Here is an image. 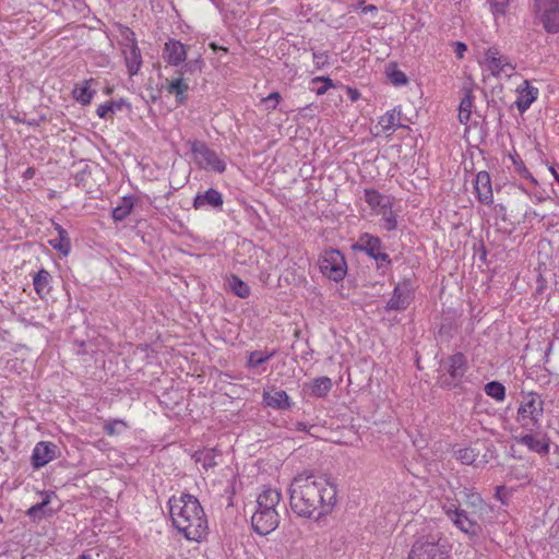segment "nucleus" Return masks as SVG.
Returning <instances> with one entry per match:
<instances>
[{
  "mask_svg": "<svg viewBox=\"0 0 559 559\" xmlns=\"http://www.w3.org/2000/svg\"><path fill=\"white\" fill-rule=\"evenodd\" d=\"M292 510L302 518L319 519L329 514L336 503V487L324 475L302 472L289 487Z\"/></svg>",
  "mask_w": 559,
  "mask_h": 559,
  "instance_id": "obj_1",
  "label": "nucleus"
},
{
  "mask_svg": "<svg viewBox=\"0 0 559 559\" xmlns=\"http://www.w3.org/2000/svg\"><path fill=\"white\" fill-rule=\"evenodd\" d=\"M173 525L188 540L200 542L207 533V520L199 500L182 493L179 498L173 496L168 500Z\"/></svg>",
  "mask_w": 559,
  "mask_h": 559,
  "instance_id": "obj_2",
  "label": "nucleus"
},
{
  "mask_svg": "<svg viewBox=\"0 0 559 559\" xmlns=\"http://www.w3.org/2000/svg\"><path fill=\"white\" fill-rule=\"evenodd\" d=\"M545 401L540 394L531 391L522 393L515 421L523 431H537L542 428Z\"/></svg>",
  "mask_w": 559,
  "mask_h": 559,
  "instance_id": "obj_3",
  "label": "nucleus"
},
{
  "mask_svg": "<svg viewBox=\"0 0 559 559\" xmlns=\"http://www.w3.org/2000/svg\"><path fill=\"white\" fill-rule=\"evenodd\" d=\"M451 547L440 532L419 535L407 559H450Z\"/></svg>",
  "mask_w": 559,
  "mask_h": 559,
  "instance_id": "obj_4",
  "label": "nucleus"
},
{
  "mask_svg": "<svg viewBox=\"0 0 559 559\" xmlns=\"http://www.w3.org/2000/svg\"><path fill=\"white\" fill-rule=\"evenodd\" d=\"M442 510L453 525L468 536L473 545L479 543L483 527L466 510L450 500L442 504Z\"/></svg>",
  "mask_w": 559,
  "mask_h": 559,
  "instance_id": "obj_5",
  "label": "nucleus"
},
{
  "mask_svg": "<svg viewBox=\"0 0 559 559\" xmlns=\"http://www.w3.org/2000/svg\"><path fill=\"white\" fill-rule=\"evenodd\" d=\"M467 371V358L463 353H455L440 362V379L443 388H456Z\"/></svg>",
  "mask_w": 559,
  "mask_h": 559,
  "instance_id": "obj_6",
  "label": "nucleus"
},
{
  "mask_svg": "<svg viewBox=\"0 0 559 559\" xmlns=\"http://www.w3.org/2000/svg\"><path fill=\"white\" fill-rule=\"evenodd\" d=\"M479 64L487 70L492 76L511 78L515 66L511 62L510 58L502 55L497 47H489L484 51L483 59Z\"/></svg>",
  "mask_w": 559,
  "mask_h": 559,
  "instance_id": "obj_7",
  "label": "nucleus"
},
{
  "mask_svg": "<svg viewBox=\"0 0 559 559\" xmlns=\"http://www.w3.org/2000/svg\"><path fill=\"white\" fill-rule=\"evenodd\" d=\"M319 267L323 275L334 282L342 281L347 272L345 258L337 249L325 250L319 259Z\"/></svg>",
  "mask_w": 559,
  "mask_h": 559,
  "instance_id": "obj_8",
  "label": "nucleus"
},
{
  "mask_svg": "<svg viewBox=\"0 0 559 559\" xmlns=\"http://www.w3.org/2000/svg\"><path fill=\"white\" fill-rule=\"evenodd\" d=\"M191 153L199 167L210 169L222 174L226 169V164L215 151L211 150L203 141L194 140L190 143Z\"/></svg>",
  "mask_w": 559,
  "mask_h": 559,
  "instance_id": "obj_9",
  "label": "nucleus"
},
{
  "mask_svg": "<svg viewBox=\"0 0 559 559\" xmlns=\"http://www.w3.org/2000/svg\"><path fill=\"white\" fill-rule=\"evenodd\" d=\"M353 249L355 251L365 252L367 255L376 260L378 267L391 264L389 254L382 251L383 245L381 239L369 233L361 234L357 242L353 245Z\"/></svg>",
  "mask_w": 559,
  "mask_h": 559,
  "instance_id": "obj_10",
  "label": "nucleus"
},
{
  "mask_svg": "<svg viewBox=\"0 0 559 559\" xmlns=\"http://www.w3.org/2000/svg\"><path fill=\"white\" fill-rule=\"evenodd\" d=\"M535 15L547 33L559 32V0H535Z\"/></svg>",
  "mask_w": 559,
  "mask_h": 559,
  "instance_id": "obj_11",
  "label": "nucleus"
},
{
  "mask_svg": "<svg viewBox=\"0 0 559 559\" xmlns=\"http://www.w3.org/2000/svg\"><path fill=\"white\" fill-rule=\"evenodd\" d=\"M513 440L521 445L526 447L531 452L546 456L550 452V438L545 432L537 431H523L519 435H513Z\"/></svg>",
  "mask_w": 559,
  "mask_h": 559,
  "instance_id": "obj_12",
  "label": "nucleus"
},
{
  "mask_svg": "<svg viewBox=\"0 0 559 559\" xmlns=\"http://www.w3.org/2000/svg\"><path fill=\"white\" fill-rule=\"evenodd\" d=\"M414 298V287L411 280H403L394 287L391 298L388 300L385 310H405Z\"/></svg>",
  "mask_w": 559,
  "mask_h": 559,
  "instance_id": "obj_13",
  "label": "nucleus"
},
{
  "mask_svg": "<svg viewBox=\"0 0 559 559\" xmlns=\"http://www.w3.org/2000/svg\"><path fill=\"white\" fill-rule=\"evenodd\" d=\"M251 524L259 535H267L278 526L280 513L277 510L255 509L251 516Z\"/></svg>",
  "mask_w": 559,
  "mask_h": 559,
  "instance_id": "obj_14",
  "label": "nucleus"
},
{
  "mask_svg": "<svg viewBox=\"0 0 559 559\" xmlns=\"http://www.w3.org/2000/svg\"><path fill=\"white\" fill-rule=\"evenodd\" d=\"M189 46L183 45L181 41L169 38L163 49V59L169 66L178 67L187 60Z\"/></svg>",
  "mask_w": 559,
  "mask_h": 559,
  "instance_id": "obj_15",
  "label": "nucleus"
},
{
  "mask_svg": "<svg viewBox=\"0 0 559 559\" xmlns=\"http://www.w3.org/2000/svg\"><path fill=\"white\" fill-rule=\"evenodd\" d=\"M474 190L478 201L490 205L493 202L490 176L487 171H479L474 180Z\"/></svg>",
  "mask_w": 559,
  "mask_h": 559,
  "instance_id": "obj_16",
  "label": "nucleus"
},
{
  "mask_svg": "<svg viewBox=\"0 0 559 559\" xmlns=\"http://www.w3.org/2000/svg\"><path fill=\"white\" fill-rule=\"evenodd\" d=\"M56 445L51 442H38L32 453V465L34 468H40L51 462L56 456Z\"/></svg>",
  "mask_w": 559,
  "mask_h": 559,
  "instance_id": "obj_17",
  "label": "nucleus"
},
{
  "mask_svg": "<svg viewBox=\"0 0 559 559\" xmlns=\"http://www.w3.org/2000/svg\"><path fill=\"white\" fill-rule=\"evenodd\" d=\"M364 195L366 203L370 206L374 214H378L388 207H392L394 203L393 197L382 194L376 189H365Z\"/></svg>",
  "mask_w": 559,
  "mask_h": 559,
  "instance_id": "obj_18",
  "label": "nucleus"
},
{
  "mask_svg": "<svg viewBox=\"0 0 559 559\" xmlns=\"http://www.w3.org/2000/svg\"><path fill=\"white\" fill-rule=\"evenodd\" d=\"M516 92L519 95L515 105L518 110L523 114L537 99L538 88L531 85V83L525 80L523 84L516 88Z\"/></svg>",
  "mask_w": 559,
  "mask_h": 559,
  "instance_id": "obj_19",
  "label": "nucleus"
},
{
  "mask_svg": "<svg viewBox=\"0 0 559 559\" xmlns=\"http://www.w3.org/2000/svg\"><path fill=\"white\" fill-rule=\"evenodd\" d=\"M480 451L477 447L461 448L454 452L457 461L465 465H473L475 467L484 466L489 462L487 454L479 459Z\"/></svg>",
  "mask_w": 559,
  "mask_h": 559,
  "instance_id": "obj_20",
  "label": "nucleus"
},
{
  "mask_svg": "<svg viewBox=\"0 0 559 559\" xmlns=\"http://www.w3.org/2000/svg\"><path fill=\"white\" fill-rule=\"evenodd\" d=\"M223 204V194L213 188L207 189L204 193H198L193 200V207L195 210H201L206 206L221 210Z\"/></svg>",
  "mask_w": 559,
  "mask_h": 559,
  "instance_id": "obj_21",
  "label": "nucleus"
},
{
  "mask_svg": "<svg viewBox=\"0 0 559 559\" xmlns=\"http://www.w3.org/2000/svg\"><path fill=\"white\" fill-rule=\"evenodd\" d=\"M281 492L271 487H263L257 498V509L277 510L281 502Z\"/></svg>",
  "mask_w": 559,
  "mask_h": 559,
  "instance_id": "obj_22",
  "label": "nucleus"
},
{
  "mask_svg": "<svg viewBox=\"0 0 559 559\" xmlns=\"http://www.w3.org/2000/svg\"><path fill=\"white\" fill-rule=\"evenodd\" d=\"M401 109L393 108L388 110L383 116L379 119V126L382 131L386 133V135H391L399 128H404L405 126L401 122Z\"/></svg>",
  "mask_w": 559,
  "mask_h": 559,
  "instance_id": "obj_23",
  "label": "nucleus"
},
{
  "mask_svg": "<svg viewBox=\"0 0 559 559\" xmlns=\"http://www.w3.org/2000/svg\"><path fill=\"white\" fill-rule=\"evenodd\" d=\"M464 97L459 106V120L461 123H467L471 119L472 108L474 107L473 84L463 85Z\"/></svg>",
  "mask_w": 559,
  "mask_h": 559,
  "instance_id": "obj_24",
  "label": "nucleus"
},
{
  "mask_svg": "<svg viewBox=\"0 0 559 559\" xmlns=\"http://www.w3.org/2000/svg\"><path fill=\"white\" fill-rule=\"evenodd\" d=\"M462 493L465 504L474 509L471 513H468L469 516L473 518V515L476 513L481 515L484 512H488L490 510V507L484 501L478 492L465 488Z\"/></svg>",
  "mask_w": 559,
  "mask_h": 559,
  "instance_id": "obj_25",
  "label": "nucleus"
},
{
  "mask_svg": "<svg viewBox=\"0 0 559 559\" xmlns=\"http://www.w3.org/2000/svg\"><path fill=\"white\" fill-rule=\"evenodd\" d=\"M263 402L266 406L278 409H288L292 406L290 399L284 390L264 392Z\"/></svg>",
  "mask_w": 559,
  "mask_h": 559,
  "instance_id": "obj_26",
  "label": "nucleus"
},
{
  "mask_svg": "<svg viewBox=\"0 0 559 559\" xmlns=\"http://www.w3.org/2000/svg\"><path fill=\"white\" fill-rule=\"evenodd\" d=\"M124 61L128 69V73L133 76L138 74L142 66L141 50L138 45H133L130 48H123Z\"/></svg>",
  "mask_w": 559,
  "mask_h": 559,
  "instance_id": "obj_27",
  "label": "nucleus"
},
{
  "mask_svg": "<svg viewBox=\"0 0 559 559\" xmlns=\"http://www.w3.org/2000/svg\"><path fill=\"white\" fill-rule=\"evenodd\" d=\"M332 380L329 377H319L307 384L309 394L313 397H325L332 389Z\"/></svg>",
  "mask_w": 559,
  "mask_h": 559,
  "instance_id": "obj_28",
  "label": "nucleus"
},
{
  "mask_svg": "<svg viewBox=\"0 0 559 559\" xmlns=\"http://www.w3.org/2000/svg\"><path fill=\"white\" fill-rule=\"evenodd\" d=\"M276 355V350H253L249 353L248 359L246 362V368L249 370H254L261 367L263 364L269 361Z\"/></svg>",
  "mask_w": 559,
  "mask_h": 559,
  "instance_id": "obj_29",
  "label": "nucleus"
},
{
  "mask_svg": "<svg viewBox=\"0 0 559 559\" xmlns=\"http://www.w3.org/2000/svg\"><path fill=\"white\" fill-rule=\"evenodd\" d=\"M50 280H51V275L45 269L39 270L35 274V276L33 278V285H34L35 292L37 293V295L39 297L43 298L44 296L49 294V292L51 289Z\"/></svg>",
  "mask_w": 559,
  "mask_h": 559,
  "instance_id": "obj_30",
  "label": "nucleus"
},
{
  "mask_svg": "<svg viewBox=\"0 0 559 559\" xmlns=\"http://www.w3.org/2000/svg\"><path fill=\"white\" fill-rule=\"evenodd\" d=\"M216 450L215 449H203L197 451L193 455L197 463L201 464V466L207 471L217 465L216 462Z\"/></svg>",
  "mask_w": 559,
  "mask_h": 559,
  "instance_id": "obj_31",
  "label": "nucleus"
},
{
  "mask_svg": "<svg viewBox=\"0 0 559 559\" xmlns=\"http://www.w3.org/2000/svg\"><path fill=\"white\" fill-rule=\"evenodd\" d=\"M204 60L201 53H198L195 58L186 61L178 70V74L182 78L185 75H194L201 73L204 68Z\"/></svg>",
  "mask_w": 559,
  "mask_h": 559,
  "instance_id": "obj_32",
  "label": "nucleus"
},
{
  "mask_svg": "<svg viewBox=\"0 0 559 559\" xmlns=\"http://www.w3.org/2000/svg\"><path fill=\"white\" fill-rule=\"evenodd\" d=\"M188 90L189 85L188 83H186L185 79L181 75L173 80L167 86V92L169 94L175 95L177 102L180 104H182L186 100V93L188 92Z\"/></svg>",
  "mask_w": 559,
  "mask_h": 559,
  "instance_id": "obj_33",
  "label": "nucleus"
},
{
  "mask_svg": "<svg viewBox=\"0 0 559 559\" xmlns=\"http://www.w3.org/2000/svg\"><path fill=\"white\" fill-rule=\"evenodd\" d=\"M133 206H134L133 198H131V197L122 198L120 204H118L112 210V214H111L112 219L115 222L123 221L124 218H127L130 215V213L133 210Z\"/></svg>",
  "mask_w": 559,
  "mask_h": 559,
  "instance_id": "obj_34",
  "label": "nucleus"
},
{
  "mask_svg": "<svg viewBox=\"0 0 559 559\" xmlns=\"http://www.w3.org/2000/svg\"><path fill=\"white\" fill-rule=\"evenodd\" d=\"M48 243L63 255H68L71 250V240L67 230H60V235L50 239Z\"/></svg>",
  "mask_w": 559,
  "mask_h": 559,
  "instance_id": "obj_35",
  "label": "nucleus"
},
{
  "mask_svg": "<svg viewBox=\"0 0 559 559\" xmlns=\"http://www.w3.org/2000/svg\"><path fill=\"white\" fill-rule=\"evenodd\" d=\"M93 80H86L81 86H75L73 91L74 98L82 105H88L94 96V91L91 90L90 84Z\"/></svg>",
  "mask_w": 559,
  "mask_h": 559,
  "instance_id": "obj_36",
  "label": "nucleus"
},
{
  "mask_svg": "<svg viewBox=\"0 0 559 559\" xmlns=\"http://www.w3.org/2000/svg\"><path fill=\"white\" fill-rule=\"evenodd\" d=\"M229 289L240 298H247L250 296V286L240 280L237 275H231L228 280Z\"/></svg>",
  "mask_w": 559,
  "mask_h": 559,
  "instance_id": "obj_37",
  "label": "nucleus"
},
{
  "mask_svg": "<svg viewBox=\"0 0 559 559\" xmlns=\"http://www.w3.org/2000/svg\"><path fill=\"white\" fill-rule=\"evenodd\" d=\"M484 390L488 396L495 399L498 402H502L506 399V388L498 381L488 382Z\"/></svg>",
  "mask_w": 559,
  "mask_h": 559,
  "instance_id": "obj_38",
  "label": "nucleus"
},
{
  "mask_svg": "<svg viewBox=\"0 0 559 559\" xmlns=\"http://www.w3.org/2000/svg\"><path fill=\"white\" fill-rule=\"evenodd\" d=\"M123 102H107L97 107L96 114L99 118H110L117 110H121Z\"/></svg>",
  "mask_w": 559,
  "mask_h": 559,
  "instance_id": "obj_39",
  "label": "nucleus"
},
{
  "mask_svg": "<svg viewBox=\"0 0 559 559\" xmlns=\"http://www.w3.org/2000/svg\"><path fill=\"white\" fill-rule=\"evenodd\" d=\"M386 75L390 82L395 86H403L408 83L406 74L399 70L395 64H389L386 68Z\"/></svg>",
  "mask_w": 559,
  "mask_h": 559,
  "instance_id": "obj_40",
  "label": "nucleus"
},
{
  "mask_svg": "<svg viewBox=\"0 0 559 559\" xmlns=\"http://www.w3.org/2000/svg\"><path fill=\"white\" fill-rule=\"evenodd\" d=\"M377 215H381L382 227L386 231H392L397 228L396 214L393 212L392 207L382 210Z\"/></svg>",
  "mask_w": 559,
  "mask_h": 559,
  "instance_id": "obj_41",
  "label": "nucleus"
},
{
  "mask_svg": "<svg viewBox=\"0 0 559 559\" xmlns=\"http://www.w3.org/2000/svg\"><path fill=\"white\" fill-rule=\"evenodd\" d=\"M119 35L121 37V45L123 48L133 47V45H138L135 33L124 25H118Z\"/></svg>",
  "mask_w": 559,
  "mask_h": 559,
  "instance_id": "obj_42",
  "label": "nucleus"
},
{
  "mask_svg": "<svg viewBox=\"0 0 559 559\" xmlns=\"http://www.w3.org/2000/svg\"><path fill=\"white\" fill-rule=\"evenodd\" d=\"M128 428V425L122 419H112L108 420L104 425V431L107 436H117L120 435L123 430Z\"/></svg>",
  "mask_w": 559,
  "mask_h": 559,
  "instance_id": "obj_43",
  "label": "nucleus"
},
{
  "mask_svg": "<svg viewBox=\"0 0 559 559\" xmlns=\"http://www.w3.org/2000/svg\"><path fill=\"white\" fill-rule=\"evenodd\" d=\"M513 165L515 166L516 173L523 178L530 179L533 183H536V179L532 176L528 169L525 167L524 163L520 158L519 155L511 156Z\"/></svg>",
  "mask_w": 559,
  "mask_h": 559,
  "instance_id": "obj_44",
  "label": "nucleus"
},
{
  "mask_svg": "<svg viewBox=\"0 0 559 559\" xmlns=\"http://www.w3.org/2000/svg\"><path fill=\"white\" fill-rule=\"evenodd\" d=\"M493 14H504L509 0H487Z\"/></svg>",
  "mask_w": 559,
  "mask_h": 559,
  "instance_id": "obj_45",
  "label": "nucleus"
},
{
  "mask_svg": "<svg viewBox=\"0 0 559 559\" xmlns=\"http://www.w3.org/2000/svg\"><path fill=\"white\" fill-rule=\"evenodd\" d=\"M49 503V501L46 499L40 503H37L33 507H31L27 510V515L32 519H40L43 509Z\"/></svg>",
  "mask_w": 559,
  "mask_h": 559,
  "instance_id": "obj_46",
  "label": "nucleus"
},
{
  "mask_svg": "<svg viewBox=\"0 0 559 559\" xmlns=\"http://www.w3.org/2000/svg\"><path fill=\"white\" fill-rule=\"evenodd\" d=\"M282 99V96L277 92H273L270 95H267L265 98H263V103L266 104L267 108L275 109L278 105L280 100Z\"/></svg>",
  "mask_w": 559,
  "mask_h": 559,
  "instance_id": "obj_47",
  "label": "nucleus"
},
{
  "mask_svg": "<svg viewBox=\"0 0 559 559\" xmlns=\"http://www.w3.org/2000/svg\"><path fill=\"white\" fill-rule=\"evenodd\" d=\"M313 62L318 69L322 68L328 63V55L323 51H314L312 53Z\"/></svg>",
  "mask_w": 559,
  "mask_h": 559,
  "instance_id": "obj_48",
  "label": "nucleus"
},
{
  "mask_svg": "<svg viewBox=\"0 0 559 559\" xmlns=\"http://www.w3.org/2000/svg\"><path fill=\"white\" fill-rule=\"evenodd\" d=\"M312 83H313V84H317V83H323L324 85H326V86H328V90L334 86L333 81H332L330 78H326V76H318V78H314V79L312 80Z\"/></svg>",
  "mask_w": 559,
  "mask_h": 559,
  "instance_id": "obj_49",
  "label": "nucleus"
},
{
  "mask_svg": "<svg viewBox=\"0 0 559 559\" xmlns=\"http://www.w3.org/2000/svg\"><path fill=\"white\" fill-rule=\"evenodd\" d=\"M466 51V45L457 41L455 43V53L459 58H463L464 52Z\"/></svg>",
  "mask_w": 559,
  "mask_h": 559,
  "instance_id": "obj_50",
  "label": "nucleus"
},
{
  "mask_svg": "<svg viewBox=\"0 0 559 559\" xmlns=\"http://www.w3.org/2000/svg\"><path fill=\"white\" fill-rule=\"evenodd\" d=\"M350 100L356 102L360 97V93L355 88L347 90Z\"/></svg>",
  "mask_w": 559,
  "mask_h": 559,
  "instance_id": "obj_51",
  "label": "nucleus"
},
{
  "mask_svg": "<svg viewBox=\"0 0 559 559\" xmlns=\"http://www.w3.org/2000/svg\"><path fill=\"white\" fill-rule=\"evenodd\" d=\"M328 91H329V90H328V86H326V85H324L323 83H321V85H320L319 87H317L316 93H317L318 95H323V94H325Z\"/></svg>",
  "mask_w": 559,
  "mask_h": 559,
  "instance_id": "obj_52",
  "label": "nucleus"
},
{
  "mask_svg": "<svg viewBox=\"0 0 559 559\" xmlns=\"http://www.w3.org/2000/svg\"><path fill=\"white\" fill-rule=\"evenodd\" d=\"M376 11H377V7L373 4H369V5H366L362 8V13L376 12Z\"/></svg>",
  "mask_w": 559,
  "mask_h": 559,
  "instance_id": "obj_53",
  "label": "nucleus"
},
{
  "mask_svg": "<svg viewBox=\"0 0 559 559\" xmlns=\"http://www.w3.org/2000/svg\"><path fill=\"white\" fill-rule=\"evenodd\" d=\"M296 428L299 431H307L308 430V425L306 423H297L296 424Z\"/></svg>",
  "mask_w": 559,
  "mask_h": 559,
  "instance_id": "obj_54",
  "label": "nucleus"
},
{
  "mask_svg": "<svg viewBox=\"0 0 559 559\" xmlns=\"http://www.w3.org/2000/svg\"><path fill=\"white\" fill-rule=\"evenodd\" d=\"M210 46L214 49V50H217V49H222L224 50L225 52L227 51L226 48H222V47H218L215 43H211Z\"/></svg>",
  "mask_w": 559,
  "mask_h": 559,
  "instance_id": "obj_55",
  "label": "nucleus"
},
{
  "mask_svg": "<svg viewBox=\"0 0 559 559\" xmlns=\"http://www.w3.org/2000/svg\"><path fill=\"white\" fill-rule=\"evenodd\" d=\"M78 559H92L91 555L86 554V552H83L82 555H80L78 557Z\"/></svg>",
  "mask_w": 559,
  "mask_h": 559,
  "instance_id": "obj_56",
  "label": "nucleus"
},
{
  "mask_svg": "<svg viewBox=\"0 0 559 559\" xmlns=\"http://www.w3.org/2000/svg\"><path fill=\"white\" fill-rule=\"evenodd\" d=\"M33 175H34V169H32V168H28V169L25 171V176H26L27 178L32 177Z\"/></svg>",
  "mask_w": 559,
  "mask_h": 559,
  "instance_id": "obj_57",
  "label": "nucleus"
},
{
  "mask_svg": "<svg viewBox=\"0 0 559 559\" xmlns=\"http://www.w3.org/2000/svg\"><path fill=\"white\" fill-rule=\"evenodd\" d=\"M550 171L552 173L555 179L559 182V175L557 174V171L552 167L550 168Z\"/></svg>",
  "mask_w": 559,
  "mask_h": 559,
  "instance_id": "obj_58",
  "label": "nucleus"
},
{
  "mask_svg": "<svg viewBox=\"0 0 559 559\" xmlns=\"http://www.w3.org/2000/svg\"><path fill=\"white\" fill-rule=\"evenodd\" d=\"M55 229L57 230L58 235H60V230H66L62 226H60L59 224H56L55 225Z\"/></svg>",
  "mask_w": 559,
  "mask_h": 559,
  "instance_id": "obj_59",
  "label": "nucleus"
},
{
  "mask_svg": "<svg viewBox=\"0 0 559 559\" xmlns=\"http://www.w3.org/2000/svg\"><path fill=\"white\" fill-rule=\"evenodd\" d=\"M503 489H504V487H503V486H499V487H497L496 496H497V497L501 496V490H503Z\"/></svg>",
  "mask_w": 559,
  "mask_h": 559,
  "instance_id": "obj_60",
  "label": "nucleus"
},
{
  "mask_svg": "<svg viewBox=\"0 0 559 559\" xmlns=\"http://www.w3.org/2000/svg\"><path fill=\"white\" fill-rule=\"evenodd\" d=\"M498 206H499L500 211H504L506 210L502 204H499Z\"/></svg>",
  "mask_w": 559,
  "mask_h": 559,
  "instance_id": "obj_61",
  "label": "nucleus"
}]
</instances>
